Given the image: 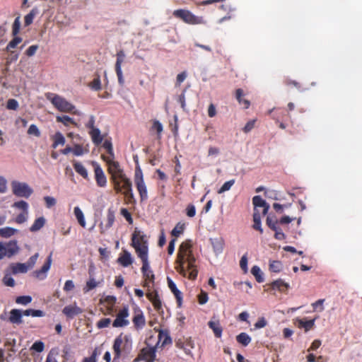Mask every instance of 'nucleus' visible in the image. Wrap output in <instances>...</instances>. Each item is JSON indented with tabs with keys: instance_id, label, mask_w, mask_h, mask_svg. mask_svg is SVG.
<instances>
[{
	"instance_id": "1",
	"label": "nucleus",
	"mask_w": 362,
	"mask_h": 362,
	"mask_svg": "<svg viewBox=\"0 0 362 362\" xmlns=\"http://www.w3.org/2000/svg\"><path fill=\"white\" fill-rule=\"evenodd\" d=\"M191 247L192 245L189 240L183 242L180 245L175 269L184 277L194 280L197 277L198 270L195 265V257L190 250Z\"/></svg>"
},
{
	"instance_id": "2",
	"label": "nucleus",
	"mask_w": 362,
	"mask_h": 362,
	"mask_svg": "<svg viewBox=\"0 0 362 362\" xmlns=\"http://www.w3.org/2000/svg\"><path fill=\"white\" fill-rule=\"evenodd\" d=\"M47 98L60 112H69L76 115H81L80 112L75 110L74 105L59 95L49 93L47 94Z\"/></svg>"
},
{
	"instance_id": "3",
	"label": "nucleus",
	"mask_w": 362,
	"mask_h": 362,
	"mask_svg": "<svg viewBox=\"0 0 362 362\" xmlns=\"http://www.w3.org/2000/svg\"><path fill=\"white\" fill-rule=\"evenodd\" d=\"M132 341L130 336L120 334L115 338L112 346L115 359L119 358L122 351L129 352L132 349Z\"/></svg>"
},
{
	"instance_id": "4",
	"label": "nucleus",
	"mask_w": 362,
	"mask_h": 362,
	"mask_svg": "<svg viewBox=\"0 0 362 362\" xmlns=\"http://www.w3.org/2000/svg\"><path fill=\"white\" fill-rule=\"evenodd\" d=\"M132 245L135 249L137 256L139 258L142 257V252H144L146 257H148V249L147 241L145 240V236L142 233L136 228L132 234Z\"/></svg>"
},
{
	"instance_id": "5",
	"label": "nucleus",
	"mask_w": 362,
	"mask_h": 362,
	"mask_svg": "<svg viewBox=\"0 0 362 362\" xmlns=\"http://www.w3.org/2000/svg\"><path fill=\"white\" fill-rule=\"evenodd\" d=\"M173 16L182 19L185 23L191 25L204 24L206 22L203 17L197 16L191 11L185 9H177L173 11Z\"/></svg>"
},
{
	"instance_id": "6",
	"label": "nucleus",
	"mask_w": 362,
	"mask_h": 362,
	"mask_svg": "<svg viewBox=\"0 0 362 362\" xmlns=\"http://www.w3.org/2000/svg\"><path fill=\"white\" fill-rule=\"evenodd\" d=\"M134 182L136 187L139 192L141 201H145L148 199V192L146 184L144 180L142 170L139 167L136 168Z\"/></svg>"
},
{
	"instance_id": "7",
	"label": "nucleus",
	"mask_w": 362,
	"mask_h": 362,
	"mask_svg": "<svg viewBox=\"0 0 362 362\" xmlns=\"http://www.w3.org/2000/svg\"><path fill=\"white\" fill-rule=\"evenodd\" d=\"M141 255L142 257L140 258L142 262L141 272L144 278V283L143 286L144 287H149V284H153L154 282L155 275L153 271L150 269L148 257H146V254H144V252H142Z\"/></svg>"
},
{
	"instance_id": "8",
	"label": "nucleus",
	"mask_w": 362,
	"mask_h": 362,
	"mask_svg": "<svg viewBox=\"0 0 362 362\" xmlns=\"http://www.w3.org/2000/svg\"><path fill=\"white\" fill-rule=\"evenodd\" d=\"M129 316V307L125 305L117 313L116 317L112 322V327L118 328L128 326L129 325V320H128Z\"/></svg>"
},
{
	"instance_id": "9",
	"label": "nucleus",
	"mask_w": 362,
	"mask_h": 362,
	"mask_svg": "<svg viewBox=\"0 0 362 362\" xmlns=\"http://www.w3.org/2000/svg\"><path fill=\"white\" fill-rule=\"evenodd\" d=\"M19 250L17 241L11 240L8 243L0 242V259L4 257H11L16 255Z\"/></svg>"
},
{
	"instance_id": "10",
	"label": "nucleus",
	"mask_w": 362,
	"mask_h": 362,
	"mask_svg": "<svg viewBox=\"0 0 362 362\" xmlns=\"http://www.w3.org/2000/svg\"><path fill=\"white\" fill-rule=\"evenodd\" d=\"M11 185L13 193L19 197L28 198L33 192V189L25 182L13 181Z\"/></svg>"
},
{
	"instance_id": "11",
	"label": "nucleus",
	"mask_w": 362,
	"mask_h": 362,
	"mask_svg": "<svg viewBox=\"0 0 362 362\" xmlns=\"http://www.w3.org/2000/svg\"><path fill=\"white\" fill-rule=\"evenodd\" d=\"M156 346H146L141 349L134 361H144L145 362H154L156 359Z\"/></svg>"
},
{
	"instance_id": "12",
	"label": "nucleus",
	"mask_w": 362,
	"mask_h": 362,
	"mask_svg": "<svg viewBox=\"0 0 362 362\" xmlns=\"http://www.w3.org/2000/svg\"><path fill=\"white\" fill-rule=\"evenodd\" d=\"M94 169V175L96 184L100 187H105L107 185V177L100 165L96 161L91 163Z\"/></svg>"
},
{
	"instance_id": "13",
	"label": "nucleus",
	"mask_w": 362,
	"mask_h": 362,
	"mask_svg": "<svg viewBox=\"0 0 362 362\" xmlns=\"http://www.w3.org/2000/svg\"><path fill=\"white\" fill-rule=\"evenodd\" d=\"M52 254L50 253L49 255L47 257L46 262L43 264V266L41 267V269L35 270L33 272V275L35 277L40 280H43L47 277V273L51 267V264L52 262Z\"/></svg>"
},
{
	"instance_id": "14",
	"label": "nucleus",
	"mask_w": 362,
	"mask_h": 362,
	"mask_svg": "<svg viewBox=\"0 0 362 362\" xmlns=\"http://www.w3.org/2000/svg\"><path fill=\"white\" fill-rule=\"evenodd\" d=\"M83 310L77 306L76 303H74L72 305L65 306L63 310V314L68 318L72 319L74 317L81 314Z\"/></svg>"
},
{
	"instance_id": "15",
	"label": "nucleus",
	"mask_w": 362,
	"mask_h": 362,
	"mask_svg": "<svg viewBox=\"0 0 362 362\" xmlns=\"http://www.w3.org/2000/svg\"><path fill=\"white\" fill-rule=\"evenodd\" d=\"M134 327L136 330L141 329L146 325V319L143 314V312L138 309L135 311L134 315L132 318Z\"/></svg>"
},
{
	"instance_id": "16",
	"label": "nucleus",
	"mask_w": 362,
	"mask_h": 362,
	"mask_svg": "<svg viewBox=\"0 0 362 362\" xmlns=\"http://www.w3.org/2000/svg\"><path fill=\"white\" fill-rule=\"evenodd\" d=\"M103 159L107 163L108 165V173L110 174L111 177L116 173H119L123 169L120 167L119 162L115 161L112 158L102 156Z\"/></svg>"
},
{
	"instance_id": "17",
	"label": "nucleus",
	"mask_w": 362,
	"mask_h": 362,
	"mask_svg": "<svg viewBox=\"0 0 362 362\" xmlns=\"http://www.w3.org/2000/svg\"><path fill=\"white\" fill-rule=\"evenodd\" d=\"M267 286H269L268 289L277 290L282 293H286L290 288L289 284L281 279L272 281L267 284Z\"/></svg>"
},
{
	"instance_id": "18",
	"label": "nucleus",
	"mask_w": 362,
	"mask_h": 362,
	"mask_svg": "<svg viewBox=\"0 0 362 362\" xmlns=\"http://www.w3.org/2000/svg\"><path fill=\"white\" fill-rule=\"evenodd\" d=\"M146 297L152 303L156 310L160 311L162 310V303L156 291L148 292L146 293Z\"/></svg>"
},
{
	"instance_id": "19",
	"label": "nucleus",
	"mask_w": 362,
	"mask_h": 362,
	"mask_svg": "<svg viewBox=\"0 0 362 362\" xmlns=\"http://www.w3.org/2000/svg\"><path fill=\"white\" fill-rule=\"evenodd\" d=\"M252 204L254 205V211L258 207L263 208L262 214L266 215L269 211V205L260 196L257 195L252 198Z\"/></svg>"
},
{
	"instance_id": "20",
	"label": "nucleus",
	"mask_w": 362,
	"mask_h": 362,
	"mask_svg": "<svg viewBox=\"0 0 362 362\" xmlns=\"http://www.w3.org/2000/svg\"><path fill=\"white\" fill-rule=\"evenodd\" d=\"M22 310L19 309H12L10 311L8 321L12 324L21 325L23 323Z\"/></svg>"
},
{
	"instance_id": "21",
	"label": "nucleus",
	"mask_w": 362,
	"mask_h": 362,
	"mask_svg": "<svg viewBox=\"0 0 362 362\" xmlns=\"http://www.w3.org/2000/svg\"><path fill=\"white\" fill-rule=\"evenodd\" d=\"M88 134L91 138L92 142L96 146H98L102 144L104 136L101 134L100 130L98 127L92 130H89Z\"/></svg>"
},
{
	"instance_id": "22",
	"label": "nucleus",
	"mask_w": 362,
	"mask_h": 362,
	"mask_svg": "<svg viewBox=\"0 0 362 362\" xmlns=\"http://www.w3.org/2000/svg\"><path fill=\"white\" fill-rule=\"evenodd\" d=\"M168 284L169 288L173 292V293L174 294V296L177 300V305L179 307H180L181 304H182V293L177 289L175 284L170 278H168Z\"/></svg>"
},
{
	"instance_id": "23",
	"label": "nucleus",
	"mask_w": 362,
	"mask_h": 362,
	"mask_svg": "<svg viewBox=\"0 0 362 362\" xmlns=\"http://www.w3.org/2000/svg\"><path fill=\"white\" fill-rule=\"evenodd\" d=\"M127 177L126 176L125 173H124V170H122L119 173H115L111 177V180L114 185V189L115 191H119L120 187L119 183H121L122 180H124Z\"/></svg>"
},
{
	"instance_id": "24",
	"label": "nucleus",
	"mask_w": 362,
	"mask_h": 362,
	"mask_svg": "<svg viewBox=\"0 0 362 362\" xmlns=\"http://www.w3.org/2000/svg\"><path fill=\"white\" fill-rule=\"evenodd\" d=\"M117 262L124 267H127L132 264L133 262V259L130 252H129L127 250H124L122 255H121L117 259Z\"/></svg>"
},
{
	"instance_id": "25",
	"label": "nucleus",
	"mask_w": 362,
	"mask_h": 362,
	"mask_svg": "<svg viewBox=\"0 0 362 362\" xmlns=\"http://www.w3.org/2000/svg\"><path fill=\"white\" fill-rule=\"evenodd\" d=\"M10 269L13 274H17L18 273L24 274L28 270L25 263H12L10 264Z\"/></svg>"
},
{
	"instance_id": "26",
	"label": "nucleus",
	"mask_w": 362,
	"mask_h": 362,
	"mask_svg": "<svg viewBox=\"0 0 362 362\" xmlns=\"http://www.w3.org/2000/svg\"><path fill=\"white\" fill-rule=\"evenodd\" d=\"M253 222L254 224L252 226V228L255 230L259 231L260 233H262L263 229L262 228L261 226V216L258 209H255L253 213Z\"/></svg>"
},
{
	"instance_id": "27",
	"label": "nucleus",
	"mask_w": 362,
	"mask_h": 362,
	"mask_svg": "<svg viewBox=\"0 0 362 362\" xmlns=\"http://www.w3.org/2000/svg\"><path fill=\"white\" fill-rule=\"evenodd\" d=\"M208 325L213 330L216 337L219 338L221 337L223 329L218 321H209Z\"/></svg>"
},
{
	"instance_id": "28",
	"label": "nucleus",
	"mask_w": 362,
	"mask_h": 362,
	"mask_svg": "<svg viewBox=\"0 0 362 362\" xmlns=\"http://www.w3.org/2000/svg\"><path fill=\"white\" fill-rule=\"evenodd\" d=\"M158 341L162 343V346L168 345L172 343L171 337L167 330H160L158 333Z\"/></svg>"
},
{
	"instance_id": "29",
	"label": "nucleus",
	"mask_w": 362,
	"mask_h": 362,
	"mask_svg": "<svg viewBox=\"0 0 362 362\" xmlns=\"http://www.w3.org/2000/svg\"><path fill=\"white\" fill-rule=\"evenodd\" d=\"M100 284V281H97L93 277L90 276L88 280L86 281V285L83 288V291L85 293H88L90 291L95 288Z\"/></svg>"
},
{
	"instance_id": "30",
	"label": "nucleus",
	"mask_w": 362,
	"mask_h": 362,
	"mask_svg": "<svg viewBox=\"0 0 362 362\" xmlns=\"http://www.w3.org/2000/svg\"><path fill=\"white\" fill-rule=\"evenodd\" d=\"M45 222L46 220L42 216L36 218L33 224L30 226V230L31 232H36L40 230L45 226Z\"/></svg>"
},
{
	"instance_id": "31",
	"label": "nucleus",
	"mask_w": 362,
	"mask_h": 362,
	"mask_svg": "<svg viewBox=\"0 0 362 362\" xmlns=\"http://www.w3.org/2000/svg\"><path fill=\"white\" fill-rule=\"evenodd\" d=\"M53 144L52 148H56L59 145H64L65 144V138L63 134L58 132L52 136Z\"/></svg>"
},
{
	"instance_id": "32",
	"label": "nucleus",
	"mask_w": 362,
	"mask_h": 362,
	"mask_svg": "<svg viewBox=\"0 0 362 362\" xmlns=\"http://www.w3.org/2000/svg\"><path fill=\"white\" fill-rule=\"evenodd\" d=\"M74 168L75 171L82 176L84 179H88V174L86 168L79 162H75L74 163Z\"/></svg>"
},
{
	"instance_id": "33",
	"label": "nucleus",
	"mask_w": 362,
	"mask_h": 362,
	"mask_svg": "<svg viewBox=\"0 0 362 362\" xmlns=\"http://www.w3.org/2000/svg\"><path fill=\"white\" fill-rule=\"evenodd\" d=\"M237 341L244 346H247L251 342V337L245 332H241L236 336Z\"/></svg>"
},
{
	"instance_id": "34",
	"label": "nucleus",
	"mask_w": 362,
	"mask_h": 362,
	"mask_svg": "<svg viewBox=\"0 0 362 362\" xmlns=\"http://www.w3.org/2000/svg\"><path fill=\"white\" fill-rule=\"evenodd\" d=\"M115 211L112 209H108L107 213V220L105 225V230H107L110 228L114 222H115Z\"/></svg>"
},
{
	"instance_id": "35",
	"label": "nucleus",
	"mask_w": 362,
	"mask_h": 362,
	"mask_svg": "<svg viewBox=\"0 0 362 362\" xmlns=\"http://www.w3.org/2000/svg\"><path fill=\"white\" fill-rule=\"evenodd\" d=\"M18 232V230L11 227H5L0 228V236L2 238H10Z\"/></svg>"
},
{
	"instance_id": "36",
	"label": "nucleus",
	"mask_w": 362,
	"mask_h": 362,
	"mask_svg": "<svg viewBox=\"0 0 362 362\" xmlns=\"http://www.w3.org/2000/svg\"><path fill=\"white\" fill-rule=\"evenodd\" d=\"M251 273L258 283L264 281L263 273L258 266H253L251 269Z\"/></svg>"
},
{
	"instance_id": "37",
	"label": "nucleus",
	"mask_w": 362,
	"mask_h": 362,
	"mask_svg": "<svg viewBox=\"0 0 362 362\" xmlns=\"http://www.w3.org/2000/svg\"><path fill=\"white\" fill-rule=\"evenodd\" d=\"M74 215L78 222V223L83 227H86V221L83 211L78 206H76L74 209Z\"/></svg>"
},
{
	"instance_id": "38",
	"label": "nucleus",
	"mask_w": 362,
	"mask_h": 362,
	"mask_svg": "<svg viewBox=\"0 0 362 362\" xmlns=\"http://www.w3.org/2000/svg\"><path fill=\"white\" fill-rule=\"evenodd\" d=\"M56 120L58 122L62 123L65 126H69L70 124H74V126H76V123L75 121L67 115H62V116H57L56 117Z\"/></svg>"
},
{
	"instance_id": "39",
	"label": "nucleus",
	"mask_w": 362,
	"mask_h": 362,
	"mask_svg": "<svg viewBox=\"0 0 362 362\" xmlns=\"http://www.w3.org/2000/svg\"><path fill=\"white\" fill-rule=\"evenodd\" d=\"M299 327L304 328L305 332L310 330L315 325V319L313 320H300L298 321Z\"/></svg>"
},
{
	"instance_id": "40",
	"label": "nucleus",
	"mask_w": 362,
	"mask_h": 362,
	"mask_svg": "<svg viewBox=\"0 0 362 362\" xmlns=\"http://www.w3.org/2000/svg\"><path fill=\"white\" fill-rule=\"evenodd\" d=\"M243 91L242 89L240 88H238L236 90V99L238 101V103L240 104H243L244 105V107L245 109H247L250 105V103L249 100H245V99H243Z\"/></svg>"
},
{
	"instance_id": "41",
	"label": "nucleus",
	"mask_w": 362,
	"mask_h": 362,
	"mask_svg": "<svg viewBox=\"0 0 362 362\" xmlns=\"http://www.w3.org/2000/svg\"><path fill=\"white\" fill-rule=\"evenodd\" d=\"M23 315L32 317H43L45 313L40 310L28 309L22 310Z\"/></svg>"
},
{
	"instance_id": "42",
	"label": "nucleus",
	"mask_w": 362,
	"mask_h": 362,
	"mask_svg": "<svg viewBox=\"0 0 362 362\" xmlns=\"http://www.w3.org/2000/svg\"><path fill=\"white\" fill-rule=\"evenodd\" d=\"M89 87L94 90H101V81L99 74H95L94 79L89 83Z\"/></svg>"
},
{
	"instance_id": "43",
	"label": "nucleus",
	"mask_w": 362,
	"mask_h": 362,
	"mask_svg": "<svg viewBox=\"0 0 362 362\" xmlns=\"http://www.w3.org/2000/svg\"><path fill=\"white\" fill-rule=\"evenodd\" d=\"M282 263L280 261L274 260L269 262V270L272 272L279 273L282 269Z\"/></svg>"
},
{
	"instance_id": "44",
	"label": "nucleus",
	"mask_w": 362,
	"mask_h": 362,
	"mask_svg": "<svg viewBox=\"0 0 362 362\" xmlns=\"http://www.w3.org/2000/svg\"><path fill=\"white\" fill-rule=\"evenodd\" d=\"M152 130H156L157 132V138H161V133L163 130L162 124L158 120H154L151 127Z\"/></svg>"
},
{
	"instance_id": "45",
	"label": "nucleus",
	"mask_w": 362,
	"mask_h": 362,
	"mask_svg": "<svg viewBox=\"0 0 362 362\" xmlns=\"http://www.w3.org/2000/svg\"><path fill=\"white\" fill-rule=\"evenodd\" d=\"M185 230V224L178 223L175 227L171 231V235L174 237H178L180 235H181Z\"/></svg>"
},
{
	"instance_id": "46",
	"label": "nucleus",
	"mask_w": 362,
	"mask_h": 362,
	"mask_svg": "<svg viewBox=\"0 0 362 362\" xmlns=\"http://www.w3.org/2000/svg\"><path fill=\"white\" fill-rule=\"evenodd\" d=\"M31 301H32V297L30 296H18L16 298V303L17 304H21V305H26L29 304L30 303H31Z\"/></svg>"
},
{
	"instance_id": "47",
	"label": "nucleus",
	"mask_w": 362,
	"mask_h": 362,
	"mask_svg": "<svg viewBox=\"0 0 362 362\" xmlns=\"http://www.w3.org/2000/svg\"><path fill=\"white\" fill-rule=\"evenodd\" d=\"M132 182L130 179L128 177L125 178L124 180L121 181V183H119L120 190L119 191H115L117 193H120L122 191L125 189H130V187H132Z\"/></svg>"
},
{
	"instance_id": "48",
	"label": "nucleus",
	"mask_w": 362,
	"mask_h": 362,
	"mask_svg": "<svg viewBox=\"0 0 362 362\" xmlns=\"http://www.w3.org/2000/svg\"><path fill=\"white\" fill-rule=\"evenodd\" d=\"M37 13L36 9H33L30 11V12L27 14L24 18V23L25 26L30 25L33 21V19Z\"/></svg>"
},
{
	"instance_id": "49",
	"label": "nucleus",
	"mask_w": 362,
	"mask_h": 362,
	"mask_svg": "<svg viewBox=\"0 0 362 362\" xmlns=\"http://www.w3.org/2000/svg\"><path fill=\"white\" fill-rule=\"evenodd\" d=\"M103 148L107 151V153L110 154L112 158H114L113 147L111 140L106 139L103 144Z\"/></svg>"
},
{
	"instance_id": "50",
	"label": "nucleus",
	"mask_w": 362,
	"mask_h": 362,
	"mask_svg": "<svg viewBox=\"0 0 362 362\" xmlns=\"http://www.w3.org/2000/svg\"><path fill=\"white\" fill-rule=\"evenodd\" d=\"M125 58V54L123 50H119L117 53V60L115 63V68H121Z\"/></svg>"
},
{
	"instance_id": "51",
	"label": "nucleus",
	"mask_w": 362,
	"mask_h": 362,
	"mask_svg": "<svg viewBox=\"0 0 362 362\" xmlns=\"http://www.w3.org/2000/svg\"><path fill=\"white\" fill-rule=\"evenodd\" d=\"M266 223L268 227L272 230H276L278 227V221L275 217L267 216Z\"/></svg>"
},
{
	"instance_id": "52",
	"label": "nucleus",
	"mask_w": 362,
	"mask_h": 362,
	"mask_svg": "<svg viewBox=\"0 0 362 362\" xmlns=\"http://www.w3.org/2000/svg\"><path fill=\"white\" fill-rule=\"evenodd\" d=\"M13 206L23 210V212L28 213V204L23 200L14 202Z\"/></svg>"
},
{
	"instance_id": "53",
	"label": "nucleus",
	"mask_w": 362,
	"mask_h": 362,
	"mask_svg": "<svg viewBox=\"0 0 362 362\" xmlns=\"http://www.w3.org/2000/svg\"><path fill=\"white\" fill-rule=\"evenodd\" d=\"M234 183H235V180H233V179L226 182L221 186V187L218 190V193L221 194L224 192L229 190L231 188V187L234 185Z\"/></svg>"
},
{
	"instance_id": "54",
	"label": "nucleus",
	"mask_w": 362,
	"mask_h": 362,
	"mask_svg": "<svg viewBox=\"0 0 362 362\" xmlns=\"http://www.w3.org/2000/svg\"><path fill=\"white\" fill-rule=\"evenodd\" d=\"M22 38L21 37H15L6 46V50L9 51L11 49H13L17 47V45L21 42Z\"/></svg>"
},
{
	"instance_id": "55",
	"label": "nucleus",
	"mask_w": 362,
	"mask_h": 362,
	"mask_svg": "<svg viewBox=\"0 0 362 362\" xmlns=\"http://www.w3.org/2000/svg\"><path fill=\"white\" fill-rule=\"evenodd\" d=\"M28 134L29 135H33L36 137H40L41 135L40 131L38 129V127L35 124H31L28 129Z\"/></svg>"
},
{
	"instance_id": "56",
	"label": "nucleus",
	"mask_w": 362,
	"mask_h": 362,
	"mask_svg": "<svg viewBox=\"0 0 362 362\" xmlns=\"http://www.w3.org/2000/svg\"><path fill=\"white\" fill-rule=\"evenodd\" d=\"M110 323L111 320L110 318H102L97 322L96 326L98 329H103L108 327Z\"/></svg>"
},
{
	"instance_id": "57",
	"label": "nucleus",
	"mask_w": 362,
	"mask_h": 362,
	"mask_svg": "<svg viewBox=\"0 0 362 362\" xmlns=\"http://www.w3.org/2000/svg\"><path fill=\"white\" fill-rule=\"evenodd\" d=\"M117 298L113 296H107L103 300H100L102 303H105L107 305H110V307H114L116 303Z\"/></svg>"
},
{
	"instance_id": "58",
	"label": "nucleus",
	"mask_w": 362,
	"mask_h": 362,
	"mask_svg": "<svg viewBox=\"0 0 362 362\" xmlns=\"http://www.w3.org/2000/svg\"><path fill=\"white\" fill-rule=\"evenodd\" d=\"M21 27V21H20V17L16 18L13 26H12V34L13 35L16 36L20 30Z\"/></svg>"
},
{
	"instance_id": "59",
	"label": "nucleus",
	"mask_w": 362,
	"mask_h": 362,
	"mask_svg": "<svg viewBox=\"0 0 362 362\" xmlns=\"http://www.w3.org/2000/svg\"><path fill=\"white\" fill-rule=\"evenodd\" d=\"M2 281L6 286L13 287L16 284L14 279L10 276V274H6L4 276Z\"/></svg>"
},
{
	"instance_id": "60",
	"label": "nucleus",
	"mask_w": 362,
	"mask_h": 362,
	"mask_svg": "<svg viewBox=\"0 0 362 362\" xmlns=\"http://www.w3.org/2000/svg\"><path fill=\"white\" fill-rule=\"evenodd\" d=\"M38 257H39V254L35 253V255H33V256H31L29 258L28 262L25 263L26 265L28 266V269L34 267L35 264H36Z\"/></svg>"
},
{
	"instance_id": "61",
	"label": "nucleus",
	"mask_w": 362,
	"mask_h": 362,
	"mask_svg": "<svg viewBox=\"0 0 362 362\" xmlns=\"http://www.w3.org/2000/svg\"><path fill=\"white\" fill-rule=\"evenodd\" d=\"M120 214L125 218V219L129 224H132L133 223V218L132 217V215L126 208H122L120 210Z\"/></svg>"
},
{
	"instance_id": "62",
	"label": "nucleus",
	"mask_w": 362,
	"mask_h": 362,
	"mask_svg": "<svg viewBox=\"0 0 362 362\" xmlns=\"http://www.w3.org/2000/svg\"><path fill=\"white\" fill-rule=\"evenodd\" d=\"M18 107V103L15 99H9L7 101L6 108L8 110H16Z\"/></svg>"
},
{
	"instance_id": "63",
	"label": "nucleus",
	"mask_w": 362,
	"mask_h": 362,
	"mask_svg": "<svg viewBox=\"0 0 362 362\" xmlns=\"http://www.w3.org/2000/svg\"><path fill=\"white\" fill-rule=\"evenodd\" d=\"M45 344L41 341H35L31 349L35 350L37 352H42L44 350Z\"/></svg>"
},
{
	"instance_id": "64",
	"label": "nucleus",
	"mask_w": 362,
	"mask_h": 362,
	"mask_svg": "<svg viewBox=\"0 0 362 362\" xmlns=\"http://www.w3.org/2000/svg\"><path fill=\"white\" fill-rule=\"evenodd\" d=\"M267 325V321L264 317H259L258 320L254 325L255 329H261L266 327Z\"/></svg>"
}]
</instances>
